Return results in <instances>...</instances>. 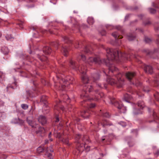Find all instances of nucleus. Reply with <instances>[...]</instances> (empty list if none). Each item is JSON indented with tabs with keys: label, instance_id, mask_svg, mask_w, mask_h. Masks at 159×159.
Segmentation results:
<instances>
[{
	"label": "nucleus",
	"instance_id": "2eb2a0df",
	"mask_svg": "<svg viewBox=\"0 0 159 159\" xmlns=\"http://www.w3.org/2000/svg\"><path fill=\"white\" fill-rule=\"evenodd\" d=\"M80 115L81 116L84 118H88L90 116V113L88 111H84L81 112Z\"/></svg>",
	"mask_w": 159,
	"mask_h": 159
},
{
	"label": "nucleus",
	"instance_id": "4c0bfd02",
	"mask_svg": "<svg viewBox=\"0 0 159 159\" xmlns=\"http://www.w3.org/2000/svg\"><path fill=\"white\" fill-rule=\"evenodd\" d=\"M51 45L56 48L59 45V43L58 42H53L52 43Z\"/></svg>",
	"mask_w": 159,
	"mask_h": 159
},
{
	"label": "nucleus",
	"instance_id": "4d7b16f0",
	"mask_svg": "<svg viewBox=\"0 0 159 159\" xmlns=\"http://www.w3.org/2000/svg\"><path fill=\"white\" fill-rule=\"evenodd\" d=\"M152 6L153 7H155V8H158V7L157 6L156 4L153 2L152 3Z\"/></svg>",
	"mask_w": 159,
	"mask_h": 159
},
{
	"label": "nucleus",
	"instance_id": "72a5a7b5",
	"mask_svg": "<svg viewBox=\"0 0 159 159\" xmlns=\"http://www.w3.org/2000/svg\"><path fill=\"white\" fill-rule=\"evenodd\" d=\"M149 12L152 14H154L156 13V10L152 8H149L148 9Z\"/></svg>",
	"mask_w": 159,
	"mask_h": 159
},
{
	"label": "nucleus",
	"instance_id": "ea45409f",
	"mask_svg": "<svg viewBox=\"0 0 159 159\" xmlns=\"http://www.w3.org/2000/svg\"><path fill=\"white\" fill-rule=\"evenodd\" d=\"M63 98L64 99V101H67L68 102H69V98L67 95H65L63 96Z\"/></svg>",
	"mask_w": 159,
	"mask_h": 159
},
{
	"label": "nucleus",
	"instance_id": "5fc2aeb1",
	"mask_svg": "<svg viewBox=\"0 0 159 159\" xmlns=\"http://www.w3.org/2000/svg\"><path fill=\"white\" fill-rule=\"evenodd\" d=\"M4 102L0 99V107L3 106Z\"/></svg>",
	"mask_w": 159,
	"mask_h": 159
},
{
	"label": "nucleus",
	"instance_id": "e433bc0d",
	"mask_svg": "<svg viewBox=\"0 0 159 159\" xmlns=\"http://www.w3.org/2000/svg\"><path fill=\"white\" fill-rule=\"evenodd\" d=\"M84 52L86 53H91V50L89 49L88 47H86L85 48Z\"/></svg>",
	"mask_w": 159,
	"mask_h": 159
},
{
	"label": "nucleus",
	"instance_id": "412c9836",
	"mask_svg": "<svg viewBox=\"0 0 159 159\" xmlns=\"http://www.w3.org/2000/svg\"><path fill=\"white\" fill-rule=\"evenodd\" d=\"M112 35L116 39H121L122 37L121 36H120L119 33L117 32H114L112 34Z\"/></svg>",
	"mask_w": 159,
	"mask_h": 159
},
{
	"label": "nucleus",
	"instance_id": "bf43d9fd",
	"mask_svg": "<svg viewBox=\"0 0 159 159\" xmlns=\"http://www.w3.org/2000/svg\"><path fill=\"white\" fill-rule=\"evenodd\" d=\"M143 91L145 92H148L149 91V90L148 89H146L145 88H144L143 89Z\"/></svg>",
	"mask_w": 159,
	"mask_h": 159
},
{
	"label": "nucleus",
	"instance_id": "4be33fe9",
	"mask_svg": "<svg viewBox=\"0 0 159 159\" xmlns=\"http://www.w3.org/2000/svg\"><path fill=\"white\" fill-rule=\"evenodd\" d=\"M1 51L3 54L5 55L8 54L9 52V50L8 48L6 47H2Z\"/></svg>",
	"mask_w": 159,
	"mask_h": 159
},
{
	"label": "nucleus",
	"instance_id": "a19ab883",
	"mask_svg": "<svg viewBox=\"0 0 159 159\" xmlns=\"http://www.w3.org/2000/svg\"><path fill=\"white\" fill-rule=\"evenodd\" d=\"M143 51L145 52L147 55H150L152 53V52L148 49H144L143 50Z\"/></svg>",
	"mask_w": 159,
	"mask_h": 159
},
{
	"label": "nucleus",
	"instance_id": "a878e982",
	"mask_svg": "<svg viewBox=\"0 0 159 159\" xmlns=\"http://www.w3.org/2000/svg\"><path fill=\"white\" fill-rule=\"evenodd\" d=\"M135 37L133 34H130L127 36V39L129 41H131L135 39Z\"/></svg>",
	"mask_w": 159,
	"mask_h": 159
},
{
	"label": "nucleus",
	"instance_id": "39448f33",
	"mask_svg": "<svg viewBox=\"0 0 159 159\" xmlns=\"http://www.w3.org/2000/svg\"><path fill=\"white\" fill-rule=\"evenodd\" d=\"M110 102L113 105L118 109L120 110V112L124 113L125 112V108L123 106L121 102H119L116 100L114 98H112L110 99Z\"/></svg>",
	"mask_w": 159,
	"mask_h": 159
},
{
	"label": "nucleus",
	"instance_id": "680f3d73",
	"mask_svg": "<svg viewBox=\"0 0 159 159\" xmlns=\"http://www.w3.org/2000/svg\"><path fill=\"white\" fill-rule=\"evenodd\" d=\"M30 29H32L34 30H35L36 29V28L35 27H31L30 28Z\"/></svg>",
	"mask_w": 159,
	"mask_h": 159
},
{
	"label": "nucleus",
	"instance_id": "a211bd4d",
	"mask_svg": "<svg viewBox=\"0 0 159 159\" xmlns=\"http://www.w3.org/2000/svg\"><path fill=\"white\" fill-rule=\"evenodd\" d=\"M153 116L154 118V120L149 121V122L151 123L153 121H156V122L159 123V117L156 115V113L154 111H153Z\"/></svg>",
	"mask_w": 159,
	"mask_h": 159
},
{
	"label": "nucleus",
	"instance_id": "f03ea898",
	"mask_svg": "<svg viewBox=\"0 0 159 159\" xmlns=\"http://www.w3.org/2000/svg\"><path fill=\"white\" fill-rule=\"evenodd\" d=\"M106 51L107 60L101 59L98 57H90L87 59L86 63L88 66H92L95 64H106L109 60H128L129 58L134 57L133 55H131L130 54L122 53L116 49L107 48L106 49Z\"/></svg>",
	"mask_w": 159,
	"mask_h": 159
},
{
	"label": "nucleus",
	"instance_id": "052dcab7",
	"mask_svg": "<svg viewBox=\"0 0 159 159\" xmlns=\"http://www.w3.org/2000/svg\"><path fill=\"white\" fill-rule=\"evenodd\" d=\"M13 89V88L12 87H10V86L7 87V91H8V89Z\"/></svg>",
	"mask_w": 159,
	"mask_h": 159
},
{
	"label": "nucleus",
	"instance_id": "9b49d317",
	"mask_svg": "<svg viewBox=\"0 0 159 159\" xmlns=\"http://www.w3.org/2000/svg\"><path fill=\"white\" fill-rule=\"evenodd\" d=\"M117 68L114 66L110 67L109 68L108 74L107 75H112V73H113L114 75H116V73L117 72Z\"/></svg>",
	"mask_w": 159,
	"mask_h": 159
},
{
	"label": "nucleus",
	"instance_id": "b1692460",
	"mask_svg": "<svg viewBox=\"0 0 159 159\" xmlns=\"http://www.w3.org/2000/svg\"><path fill=\"white\" fill-rule=\"evenodd\" d=\"M68 50V49L66 46L63 47L62 48L61 51L63 52L64 55L65 56H67Z\"/></svg>",
	"mask_w": 159,
	"mask_h": 159
},
{
	"label": "nucleus",
	"instance_id": "f8f14e48",
	"mask_svg": "<svg viewBox=\"0 0 159 159\" xmlns=\"http://www.w3.org/2000/svg\"><path fill=\"white\" fill-rule=\"evenodd\" d=\"M144 70L146 73L152 74L153 72V69L152 67L150 65H144Z\"/></svg>",
	"mask_w": 159,
	"mask_h": 159
},
{
	"label": "nucleus",
	"instance_id": "f704fd0d",
	"mask_svg": "<svg viewBox=\"0 0 159 159\" xmlns=\"http://www.w3.org/2000/svg\"><path fill=\"white\" fill-rule=\"evenodd\" d=\"M21 107L24 110H26L28 108V106L25 104H23L21 105Z\"/></svg>",
	"mask_w": 159,
	"mask_h": 159
},
{
	"label": "nucleus",
	"instance_id": "338daca9",
	"mask_svg": "<svg viewBox=\"0 0 159 159\" xmlns=\"http://www.w3.org/2000/svg\"><path fill=\"white\" fill-rule=\"evenodd\" d=\"M155 29L156 30H159V27H155Z\"/></svg>",
	"mask_w": 159,
	"mask_h": 159
},
{
	"label": "nucleus",
	"instance_id": "1a4fd4ad",
	"mask_svg": "<svg viewBox=\"0 0 159 159\" xmlns=\"http://www.w3.org/2000/svg\"><path fill=\"white\" fill-rule=\"evenodd\" d=\"M100 125H102L103 127H105L106 126L112 125V124L107 120H103L98 123V125L100 126Z\"/></svg>",
	"mask_w": 159,
	"mask_h": 159
},
{
	"label": "nucleus",
	"instance_id": "bb28decb",
	"mask_svg": "<svg viewBox=\"0 0 159 159\" xmlns=\"http://www.w3.org/2000/svg\"><path fill=\"white\" fill-rule=\"evenodd\" d=\"M88 23L90 25H92L94 22V19L92 17H89L88 19Z\"/></svg>",
	"mask_w": 159,
	"mask_h": 159
},
{
	"label": "nucleus",
	"instance_id": "c85d7f7f",
	"mask_svg": "<svg viewBox=\"0 0 159 159\" xmlns=\"http://www.w3.org/2000/svg\"><path fill=\"white\" fill-rule=\"evenodd\" d=\"M128 141V143L129 147H132L134 145V143L133 141L130 139H128L127 140Z\"/></svg>",
	"mask_w": 159,
	"mask_h": 159
},
{
	"label": "nucleus",
	"instance_id": "774afa93",
	"mask_svg": "<svg viewBox=\"0 0 159 159\" xmlns=\"http://www.w3.org/2000/svg\"><path fill=\"white\" fill-rule=\"evenodd\" d=\"M48 142V140H46L45 141V144H47Z\"/></svg>",
	"mask_w": 159,
	"mask_h": 159
},
{
	"label": "nucleus",
	"instance_id": "393cba45",
	"mask_svg": "<svg viewBox=\"0 0 159 159\" xmlns=\"http://www.w3.org/2000/svg\"><path fill=\"white\" fill-rule=\"evenodd\" d=\"M45 151L46 153L52 152H53V146H50L49 148H47L45 150Z\"/></svg>",
	"mask_w": 159,
	"mask_h": 159
},
{
	"label": "nucleus",
	"instance_id": "de8ad7c7",
	"mask_svg": "<svg viewBox=\"0 0 159 159\" xmlns=\"http://www.w3.org/2000/svg\"><path fill=\"white\" fill-rule=\"evenodd\" d=\"M143 23L145 25H148L151 24L150 21L148 20L146 22H143Z\"/></svg>",
	"mask_w": 159,
	"mask_h": 159
},
{
	"label": "nucleus",
	"instance_id": "7c9ffc66",
	"mask_svg": "<svg viewBox=\"0 0 159 159\" xmlns=\"http://www.w3.org/2000/svg\"><path fill=\"white\" fill-rule=\"evenodd\" d=\"M44 149L42 147H39L37 149V152L38 153H40L43 152Z\"/></svg>",
	"mask_w": 159,
	"mask_h": 159
},
{
	"label": "nucleus",
	"instance_id": "6ab92c4d",
	"mask_svg": "<svg viewBox=\"0 0 159 159\" xmlns=\"http://www.w3.org/2000/svg\"><path fill=\"white\" fill-rule=\"evenodd\" d=\"M27 121L28 124L30 125L32 128H37V125H35L34 122L31 120H29L28 118L27 119Z\"/></svg>",
	"mask_w": 159,
	"mask_h": 159
},
{
	"label": "nucleus",
	"instance_id": "423d86ee",
	"mask_svg": "<svg viewBox=\"0 0 159 159\" xmlns=\"http://www.w3.org/2000/svg\"><path fill=\"white\" fill-rule=\"evenodd\" d=\"M73 78L72 77L68 76L66 80L62 79L61 80H60L59 83H58L57 84L55 85V86L58 87H59V89L61 90H63L65 89L66 85L65 84L66 82L72 80Z\"/></svg>",
	"mask_w": 159,
	"mask_h": 159
},
{
	"label": "nucleus",
	"instance_id": "0eeeda50",
	"mask_svg": "<svg viewBox=\"0 0 159 159\" xmlns=\"http://www.w3.org/2000/svg\"><path fill=\"white\" fill-rule=\"evenodd\" d=\"M81 137V135L80 134L76 135L75 137V139L77 142V150L79 151V153H81L83 152L84 148V144L80 143L79 141Z\"/></svg>",
	"mask_w": 159,
	"mask_h": 159
},
{
	"label": "nucleus",
	"instance_id": "0e129e2a",
	"mask_svg": "<svg viewBox=\"0 0 159 159\" xmlns=\"http://www.w3.org/2000/svg\"><path fill=\"white\" fill-rule=\"evenodd\" d=\"M156 78L157 80H159V73H158V74L156 75Z\"/></svg>",
	"mask_w": 159,
	"mask_h": 159
},
{
	"label": "nucleus",
	"instance_id": "2f4dec72",
	"mask_svg": "<svg viewBox=\"0 0 159 159\" xmlns=\"http://www.w3.org/2000/svg\"><path fill=\"white\" fill-rule=\"evenodd\" d=\"M134 114L135 115H138L139 114H141L142 113V111H140L139 110H137V109H134Z\"/></svg>",
	"mask_w": 159,
	"mask_h": 159
},
{
	"label": "nucleus",
	"instance_id": "473e14b6",
	"mask_svg": "<svg viewBox=\"0 0 159 159\" xmlns=\"http://www.w3.org/2000/svg\"><path fill=\"white\" fill-rule=\"evenodd\" d=\"M102 116L103 117L107 118H109L110 117V115L109 113L107 112H103L102 114Z\"/></svg>",
	"mask_w": 159,
	"mask_h": 159
},
{
	"label": "nucleus",
	"instance_id": "c9c22d12",
	"mask_svg": "<svg viewBox=\"0 0 159 159\" xmlns=\"http://www.w3.org/2000/svg\"><path fill=\"white\" fill-rule=\"evenodd\" d=\"M79 57H81L82 60L83 61H85L86 60V57L83 54L79 55Z\"/></svg>",
	"mask_w": 159,
	"mask_h": 159
},
{
	"label": "nucleus",
	"instance_id": "864d4df0",
	"mask_svg": "<svg viewBox=\"0 0 159 159\" xmlns=\"http://www.w3.org/2000/svg\"><path fill=\"white\" fill-rule=\"evenodd\" d=\"M101 34L102 35H104L106 34V32L105 30H102V32H101Z\"/></svg>",
	"mask_w": 159,
	"mask_h": 159
},
{
	"label": "nucleus",
	"instance_id": "49530a36",
	"mask_svg": "<svg viewBox=\"0 0 159 159\" xmlns=\"http://www.w3.org/2000/svg\"><path fill=\"white\" fill-rule=\"evenodd\" d=\"M95 107V104L94 103H91L89 105V107L90 108H93Z\"/></svg>",
	"mask_w": 159,
	"mask_h": 159
},
{
	"label": "nucleus",
	"instance_id": "9d476101",
	"mask_svg": "<svg viewBox=\"0 0 159 159\" xmlns=\"http://www.w3.org/2000/svg\"><path fill=\"white\" fill-rule=\"evenodd\" d=\"M38 120L42 125H44L46 123L47 120L45 116L40 115L38 118Z\"/></svg>",
	"mask_w": 159,
	"mask_h": 159
},
{
	"label": "nucleus",
	"instance_id": "aec40b11",
	"mask_svg": "<svg viewBox=\"0 0 159 159\" xmlns=\"http://www.w3.org/2000/svg\"><path fill=\"white\" fill-rule=\"evenodd\" d=\"M47 98L45 96H43L41 98L40 101L41 102H43L44 105V106L45 107H47V105L46 104L47 103Z\"/></svg>",
	"mask_w": 159,
	"mask_h": 159
},
{
	"label": "nucleus",
	"instance_id": "58836bf2",
	"mask_svg": "<svg viewBox=\"0 0 159 159\" xmlns=\"http://www.w3.org/2000/svg\"><path fill=\"white\" fill-rule=\"evenodd\" d=\"M144 41L145 42L147 43H149L152 41L151 39L146 37H145Z\"/></svg>",
	"mask_w": 159,
	"mask_h": 159
},
{
	"label": "nucleus",
	"instance_id": "f257e3e1",
	"mask_svg": "<svg viewBox=\"0 0 159 159\" xmlns=\"http://www.w3.org/2000/svg\"><path fill=\"white\" fill-rule=\"evenodd\" d=\"M69 63L70 66L71 68L76 70H79L80 73L83 74L81 79L84 84L83 85V92L82 94L81 95V97L83 99L84 102L87 100H92L97 101L99 99V97H102L104 95L102 93L98 94L96 93L95 97H93L92 98L88 96V92H91L93 90V88L92 85L88 83L89 81L88 78L85 75L87 70L86 67L84 65H82L80 67L79 66L77 63L72 59L70 60Z\"/></svg>",
	"mask_w": 159,
	"mask_h": 159
},
{
	"label": "nucleus",
	"instance_id": "5701e85b",
	"mask_svg": "<svg viewBox=\"0 0 159 159\" xmlns=\"http://www.w3.org/2000/svg\"><path fill=\"white\" fill-rule=\"evenodd\" d=\"M137 104L138 106L140 107L141 109H143L145 107L144 102L142 101H139Z\"/></svg>",
	"mask_w": 159,
	"mask_h": 159
},
{
	"label": "nucleus",
	"instance_id": "8fccbe9b",
	"mask_svg": "<svg viewBox=\"0 0 159 159\" xmlns=\"http://www.w3.org/2000/svg\"><path fill=\"white\" fill-rule=\"evenodd\" d=\"M155 156L157 157L159 155V150H157L154 153Z\"/></svg>",
	"mask_w": 159,
	"mask_h": 159
},
{
	"label": "nucleus",
	"instance_id": "79ce46f5",
	"mask_svg": "<svg viewBox=\"0 0 159 159\" xmlns=\"http://www.w3.org/2000/svg\"><path fill=\"white\" fill-rule=\"evenodd\" d=\"M154 96L156 100L159 102V93H157L156 94H154Z\"/></svg>",
	"mask_w": 159,
	"mask_h": 159
},
{
	"label": "nucleus",
	"instance_id": "dca6fc26",
	"mask_svg": "<svg viewBox=\"0 0 159 159\" xmlns=\"http://www.w3.org/2000/svg\"><path fill=\"white\" fill-rule=\"evenodd\" d=\"M82 140L84 142L85 144H88L90 142L89 137L87 135L83 136L82 137Z\"/></svg>",
	"mask_w": 159,
	"mask_h": 159
},
{
	"label": "nucleus",
	"instance_id": "13d9d810",
	"mask_svg": "<svg viewBox=\"0 0 159 159\" xmlns=\"http://www.w3.org/2000/svg\"><path fill=\"white\" fill-rule=\"evenodd\" d=\"M144 16V15L142 14L138 16V17L140 19H142Z\"/></svg>",
	"mask_w": 159,
	"mask_h": 159
},
{
	"label": "nucleus",
	"instance_id": "37998d69",
	"mask_svg": "<svg viewBox=\"0 0 159 159\" xmlns=\"http://www.w3.org/2000/svg\"><path fill=\"white\" fill-rule=\"evenodd\" d=\"M34 108L33 107H32L31 109L29 111V114L30 115H32L34 111Z\"/></svg>",
	"mask_w": 159,
	"mask_h": 159
},
{
	"label": "nucleus",
	"instance_id": "c03bdc74",
	"mask_svg": "<svg viewBox=\"0 0 159 159\" xmlns=\"http://www.w3.org/2000/svg\"><path fill=\"white\" fill-rule=\"evenodd\" d=\"M6 38L7 39V40H11L12 38V37L11 35H7L6 36Z\"/></svg>",
	"mask_w": 159,
	"mask_h": 159
},
{
	"label": "nucleus",
	"instance_id": "7ed1b4c3",
	"mask_svg": "<svg viewBox=\"0 0 159 159\" xmlns=\"http://www.w3.org/2000/svg\"><path fill=\"white\" fill-rule=\"evenodd\" d=\"M122 75L120 73H119L117 75H116V77L117 80L116 81L114 79V77H108L107 79V82L111 85H116L118 87H121L123 84V80L121 78Z\"/></svg>",
	"mask_w": 159,
	"mask_h": 159
},
{
	"label": "nucleus",
	"instance_id": "c756f323",
	"mask_svg": "<svg viewBox=\"0 0 159 159\" xmlns=\"http://www.w3.org/2000/svg\"><path fill=\"white\" fill-rule=\"evenodd\" d=\"M63 38L65 43H71V41L66 36H64Z\"/></svg>",
	"mask_w": 159,
	"mask_h": 159
},
{
	"label": "nucleus",
	"instance_id": "cd10ccee",
	"mask_svg": "<svg viewBox=\"0 0 159 159\" xmlns=\"http://www.w3.org/2000/svg\"><path fill=\"white\" fill-rule=\"evenodd\" d=\"M61 141L64 144H66L68 146H70V144L69 143V140L68 139H63L61 140Z\"/></svg>",
	"mask_w": 159,
	"mask_h": 159
},
{
	"label": "nucleus",
	"instance_id": "e2e57ef3",
	"mask_svg": "<svg viewBox=\"0 0 159 159\" xmlns=\"http://www.w3.org/2000/svg\"><path fill=\"white\" fill-rule=\"evenodd\" d=\"M48 137L49 139V140L51 141H52V139L51 138V135H48Z\"/></svg>",
	"mask_w": 159,
	"mask_h": 159
},
{
	"label": "nucleus",
	"instance_id": "a18cd8bd",
	"mask_svg": "<svg viewBox=\"0 0 159 159\" xmlns=\"http://www.w3.org/2000/svg\"><path fill=\"white\" fill-rule=\"evenodd\" d=\"M84 149H85L87 152L89 151L90 150V147L89 146H87L86 147V148H85L84 144Z\"/></svg>",
	"mask_w": 159,
	"mask_h": 159
},
{
	"label": "nucleus",
	"instance_id": "f3484780",
	"mask_svg": "<svg viewBox=\"0 0 159 159\" xmlns=\"http://www.w3.org/2000/svg\"><path fill=\"white\" fill-rule=\"evenodd\" d=\"M132 98V97L128 93H125L124 96V100L127 102H129V101Z\"/></svg>",
	"mask_w": 159,
	"mask_h": 159
},
{
	"label": "nucleus",
	"instance_id": "4468645a",
	"mask_svg": "<svg viewBox=\"0 0 159 159\" xmlns=\"http://www.w3.org/2000/svg\"><path fill=\"white\" fill-rule=\"evenodd\" d=\"M37 128H38V130L36 131V133L37 134H41L44 133L45 132V129L43 127H39V126L37 125Z\"/></svg>",
	"mask_w": 159,
	"mask_h": 159
},
{
	"label": "nucleus",
	"instance_id": "6e6d98bb",
	"mask_svg": "<svg viewBox=\"0 0 159 159\" xmlns=\"http://www.w3.org/2000/svg\"><path fill=\"white\" fill-rule=\"evenodd\" d=\"M107 136H103L102 138V141H104L106 139H107Z\"/></svg>",
	"mask_w": 159,
	"mask_h": 159
},
{
	"label": "nucleus",
	"instance_id": "ddd939ff",
	"mask_svg": "<svg viewBox=\"0 0 159 159\" xmlns=\"http://www.w3.org/2000/svg\"><path fill=\"white\" fill-rule=\"evenodd\" d=\"M135 72H129L126 74V76L127 79L129 81L132 79L136 75Z\"/></svg>",
	"mask_w": 159,
	"mask_h": 159
},
{
	"label": "nucleus",
	"instance_id": "3c124183",
	"mask_svg": "<svg viewBox=\"0 0 159 159\" xmlns=\"http://www.w3.org/2000/svg\"><path fill=\"white\" fill-rule=\"evenodd\" d=\"M55 119V121L56 122H57L59 121V118L57 115L56 116Z\"/></svg>",
	"mask_w": 159,
	"mask_h": 159
},
{
	"label": "nucleus",
	"instance_id": "69168bd1",
	"mask_svg": "<svg viewBox=\"0 0 159 159\" xmlns=\"http://www.w3.org/2000/svg\"><path fill=\"white\" fill-rule=\"evenodd\" d=\"M103 87H104L105 89H106L107 88V85L105 84H103Z\"/></svg>",
	"mask_w": 159,
	"mask_h": 159
},
{
	"label": "nucleus",
	"instance_id": "603ef678",
	"mask_svg": "<svg viewBox=\"0 0 159 159\" xmlns=\"http://www.w3.org/2000/svg\"><path fill=\"white\" fill-rule=\"evenodd\" d=\"M18 25L22 29L23 28V23L22 22H20V23H18Z\"/></svg>",
	"mask_w": 159,
	"mask_h": 159
},
{
	"label": "nucleus",
	"instance_id": "20e7f679",
	"mask_svg": "<svg viewBox=\"0 0 159 159\" xmlns=\"http://www.w3.org/2000/svg\"><path fill=\"white\" fill-rule=\"evenodd\" d=\"M52 49L48 47H46L43 48V51H40V52L37 54V56L38 58L41 61H45L47 59V57L43 55V53L45 54H49L51 53Z\"/></svg>",
	"mask_w": 159,
	"mask_h": 159
},
{
	"label": "nucleus",
	"instance_id": "09e8293b",
	"mask_svg": "<svg viewBox=\"0 0 159 159\" xmlns=\"http://www.w3.org/2000/svg\"><path fill=\"white\" fill-rule=\"evenodd\" d=\"M47 155V157L50 159H51L52 157V155L50 153V152L46 153Z\"/></svg>",
	"mask_w": 159,
	"mask_h": 159
},
{
	"label": "nucleus",
	"instance_id": "6e6552de",
	"mask_svg": "<svg viewBox=\"0 0 159 159\" xmlns=\"http://www.w3.org/2000/svg\"><path fill=\"white\" fill-rule=\"evenodd\" d=\"M92 77L93 78V81L97 84V85L99 88H103V87L102 86L101 84H100L99 83L98 84V81L99 80L100 78V75L98 74H94L92 75Z\"/></svg>",
	"mask_w": 159,
	"mask_h": 159
}]
</instances>
